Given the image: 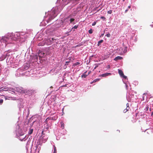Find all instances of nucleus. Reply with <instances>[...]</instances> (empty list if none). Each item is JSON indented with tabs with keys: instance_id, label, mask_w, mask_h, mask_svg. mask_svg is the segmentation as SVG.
Masks as SVG:
<instances>
[{
	"instance_id": "obj_1",
	"label": "nucleus",
	"mask_w": 153,
	"mask_h": 153,
	"mask_svg": "<svg viewBox=\"0 0 153 153\" xmlns=\"http://www.w3.org/2000/svg\"><path fill=\"white\" fill-rule=\"evenodd\" d=\"M18 39L17 35L14 34L12 33H9L6 36H4L1 39V42L4 43L5 46L7 44L12 43L13 41H16Z\"/></svg>"
},
{
	"instance_id": "obj_2",
	"label": "nucleus",
	"mask_w": 153,
	"mask_h": 153,
	"mask_svg": "<svg viewBox=\"0 0 153 153\" xmlns=\"http://www.w3.org/2000/svg\"><path fill=\"white\" fill-rule=\"evenodd\" d=\"M118 73L121 77H122L124 79H126L127 78V76L124 75L123 72L120 69H118Z\"/></svg>"
},
{
	"instance_id": "obj_3",
	"label": "nucleus",
	"mask_w": 153,
	"mask_h": 153,
	"mask_svg": "<svg viewBox=\"0 0 153 153\" xmlns=\"http://www.w3.org/2000/svg\"><path fill=\"white\" fill-rule=\"evenodd\" d=\"M23 91V94H31L32 93V91L31 90L24 89Z\"/></svg>"
},
{
	"instance_id": "obj_4",
	"label": "nucleus",
	"mask_w": 153,
	"mask_h": 153,
	"mask_svg": "<svg viewBox=\"0 0 153 153\" xmlns=\"http://www.w3.org/2000/svg\"><path fill=\"white\" fill-rule=\"evenodd\" d=\"M111 75V73H106L102 74V75H100V76H101L102 77H105L106 76H108Z\"/></svg>"
},
{
	"instance_id": "obj_5",
	"label": "nucleus",
	"mask_w": 153,
	"mask_h": 153,
	"mask_svg": "<svg viewBox=\"0 0 153 153\" xmlns=\"http://www.w3.org/2000/svg\"><path fill=\"white\" fill-rule=\"evenodd\" d=\"M127 107L126 109H125L123 111V112L124 113H125L127 111H128L130 108V107L129 106V104L128 103H127L126 104Z\"/></svg>"
},
{
	"instance_id": "obj_6",
	"label": "nucleus",
	"mask_w": 153,
	"mask_h": 153,
	"mask_svg": "<svg viewBox=\"0 0 153 153\" xmlns=\"http://www.w3.org/2000/svg\"><path fill=\"white\" fill-rule=\"evenodd\" d=\"M123 59V58L122 57L120 56H117L114 59V60L116 61H117L118 60H121Z\"/></svg>"
},
{
	"instance_id": "obj_7",
	"label": "nucleus",
	"mask_w": 153,
	"mask_h": 153,
	"mask_svg": "<svg viewBox=\"0 0 153 153\" xmlns=\"http://www.w3.org/2000/svg\"><path fill=\"white\" fill-rule=\"evenodd\" d=\"M53 120V118L52 117H48L46 118V119L45 120V123L46 124H48V121L49 120Z\"/></svg>"
},
{
	"instance_id": "obj_8",
	"label": "nucleus",
	"mask_w": 153,
	"mask_h": 153,
	"mask_svg": "<svg viewBox=\"0 0 153 153\" xmlns=\"http://www.w3.org/2000/svg\"><path fill=\"white\" fill-rule=\"evenodd\" d=\"M54 40H55V39L53 38H49L48 40V42H50V43L49 44H52Z\"/></svg>"
},
{
	"instance_id": "obj_9",
	"label": "nucleus",
	"mask_w": 153,
	"mask_h": 153,
	"mask_svg": "<svg viewBox=\"0 0 153 153\" xmlns=\"http://www.w3.org/2000/svg\"><path fill=\"white\" fill-rule=\"evenodd\" d=\"M39 57H43L45 56V53L42 52H41L39 53Z\"/></svg>"
},
{
	"instance_id": "obj_10",
	"label": "nucleus",
	"mask_w": 153,
	"mask_h": 153,
	"mask_svg": "<svg viewBox=\"0 0 153 153\" xmlns=\"http://www.w3.org/2000/svg\"><path fill=\"white\" fill-rule=\"evenodd\" d=\"M86 72L87 71H85L82 74V75H81L82 78H86L88 76L87 74H85Z\"/></svg>"
},
{
	"instance_id": "obj_11",
	"label": "nucleus",
	"mask_w": 153,
	"mask_h": 153,
	"mask_svg": "<svg viewBox=\"0 0 153 153\" xmlns=\"http://www.w3.org/2000/svg\"><path fill=\"white\" fill-rule=\"evenodd\" d=\"M100 80V79H95L91 83V84H92L93 83L97 81H99Z\"/></svg>"
},
{
	"instance_id": "obj_12",
	"label": "nucleus",
	"mask_w": 153,
	"mask_h": 153,
	"mask_svg": "<svg viewBox=\"0 0 153 153\" xmlns=\"http://www.w3.org/2000/svg\"><path fill=\"white\" fill-rule=\"evenodd\" d=\"M33 129H30V130H29V131L28 132V134L30 135L33 133Z\"/></svg>"
},
{
	"instance_id": "obj_13",
	"label": "nucleus",
	"mask_w": 153,
	"mask_h": 153,
	"mask_svg": "<svg viewBox=\"0 0 153 153\" xmlns=\"http://www.w3.org/2000/svg\"><path fill=\"white\" fill-rule=\"evenodd\" d=\"M24 89H23L22 88L19 89V90H18V91L21 93L23 94V91H24Z\"/></svg>"
},
{
	"instance_id": "obj_14",
	"label": "nucleus",
	"mask_w": 153,
	"mask_h": 153,
	"mask_svg": "<svg viewBox=\"0 0 153 153\" xmlns=\"http://www.w3.org/2000/svg\"><path fill=\"white\" fill-rule=\"evenodd\" d=\"M61 127L63 129L64 128V123L62 122H61Z\"/></svg>"
},
{
	"instance_id": "obj_15",
	"label": "nucleus",
	"mask_w": 153,
	"mask_h": 153,
	"mask_svg": "<svg viewBox=\"0 0 153 153\" xmlns=\"http://www.w3.org/2000/svg\"><path fill=\"white\" fill-rule=\"evenodd\" d=\"M44 45V43L43 42H40L38 44V45L39 46H43Z\"/></svg>"
},
{
	"instance_id": "obj_16",
	"label": "nucleus",
	"mask_w": 153,
	"mask_h": 153,
	"mask_svg": "<svg viewBox=\"0 0 153 153\" xmlns=\"http://www.w3.org/2000/svg\"><path fill=\"white\" fill-rule=\"evenodd\" d=\"M56 149L55 146H54V151L53 153H56Z\"/></svg>"
},
{
	"instance_id": "obj_17",
	"label": "nucleus",
	"mask_w": 153,
	"mask_h": 153,
	"mask_svg": "<svg viewBox=\"0 0 153 153\" xmlns=\"http://www.w3.org/2000/svg\"><path fill=\"white\" fill-rule=\"evenodd\" d=\"M80 63L79 62H75L74 64V65H79Z\"/></svg>"
},
{
	"instance_id": "obj_18",
	"label": "nucleus",
	"mask_w": 153,
	"mask_h": 153,
	"mask_svg": "<svg viewBox=\"0 0 153 153\" xmlns=\"http://www.w3.org/2000/svg\"><path fill=\"white\" fill-rule=\"evenodd\" d=\"M3 100L1 98H0V104H2L3 102Z\"/></svg>"
},
{
	"instance_id": "obj_19",
	"label": "nucleus",
	"mask_w": 153,
	"mask_h": 153,
	"mask_svg": "<svg viewBox=\"0 0 153 153\" xmlns=\"http://www.w3.org/2000/svg\"><path fill=\"white\" fill-rule=\"evenodd\" d=\"M107 13L108 14H111L112 13V10H110L108 11Z\"/></svg>"
},
{
	"instance_id": "obj_20",
	"label": "nucleus",
	"mask_w": 153,
	"mask_h": 153,
	"mask_svg": "<svg viewBox=\"0 0 153 153\" xmlns=\"http://www.w3.org/2000/svg\"><path fill=\"white\" fill-rule=\"evenodd\" d=\"M74 19L73 18H71L70 19V23H72L74 21Z\"/></svg>"
},
{
	"instance_id": "obj_21",
	"label": "nucleus",
	"mask_w": 153,
	"mask_h": 153,
	"mask_svg": "<svg viewBox=\"0 0 153 153\" xmlns=\"http://www.w3.org/2000/svg\"><path fill=\"white\" fill-rule=\"evenodd\" d=\"M88 32L90 34H91L93 32L91 29H90L88 30Z\"/></svg>"
},
{
	"instance_id": "obj_22",
	"label": "nucleus",
	"mask_w": 153,
	"mask_h": 153,
	"mask_svg": "<svg viewBox=\"0 0 153 153\" xmlns=\"http://www.w3.org/2000/svg\"><path fill=\"white\" fill-rule=\"evenodd\" d=\"M97 23V22H94L92 24V25L94 26Z\"/></svg>"
},
{
	"instance_id": "obj_23",
	"label": "nucleus",
	"mask_w": 153,
	"mask_h": 153,
	"mask_svg": "<svg viewBox=\"0 0 153 153\" xmlns=\"http://www.w3.org/2000/svg\"><path fill=\"white\" fill-rule=\"evenodd\" d=\"M28 67L27 66H27L25 65V66H24V68L25 69H28Z\"/></svg>"
},
{
	"instance_id": "obj_24",
	"label": "nucleus",
	"mask_w": 153,
	"mask_h": 153,
	"mask_svg": "<svg viewBox=\"0 0 153 153\" xmlns=\"http://www.w3.org/2000/svg\"><path fill=\"white\" fill-rule=\"evenodd\" d=\"M103 41V40H102L100 41H99V42H98V44H100V43H102Z\"/></svg>"
},
{
	"instance_id": "obj_25",
	"label": "nucleus",
	"mask_w": 153,
	"mask_h": 153,
	"mask_svg": "<svg viewBox=\"0 0 153 153\" xmlns=\"http://www.w3.org/2000/svg\"><path fill=\"white\" fill-rule=\"evenodd\" d=\"M100 65L99 64H97V65L94 67L93 70L97 68L98 66V65Z\"/></svg>"
},
{
	"instance_id": "obj_26",
	"label": "nucleus",
	"mask_w": 153,
	"mask_h": 153,
	"mask_svg": "<svg viewBox=\"0 0 153 153\" xmlns=\"http://www.w3.org/2000/svg\"><path fill=\"white\" fill-rule=\"evenodd\" d=\"M78 27V26L76 25H75L73 28H74V29H77Z\"/></svg>"
},
{
	"instance_id": "obj_27",
	"label": "nucleus",
	"mask_w": 153,
	"mask_h": 153,
	"mask_svg": "<svg viewBox=\"0 0 153 153\" xmlns=\"http://www.w3.org/2000/svg\"><path fill=\"white\" fill-rule=\"evenodd\" d=\"M53 19V18L52 17H51L49 18V20L51 21V20Z\"/></svg>"
},
{
	"instance_id": "obj_28",
	"label": "nucleus",
	"mask_w": 153,
	"mask_h": 153,
	"mask_svg": "<svg viewBox=\"0 0 153 153\" xmlns=\"http://www.w3.org/2000/svg\"><path fill=\"white\" fill-rule=\"evenodd\" d=\"M111 36V35L109 33H108L107 35V36L108 37H110Z\"/></svg>"
},
{
	"instance_id": "obj_29",
	"label": "nucleus",
	"mask_w": 153,
	"mask_h": 153,
	"mask_svg": "<svg viewBox=\"0 0 153 153\" xmlns=\"http://www.w3.org/2000/svg\"><path fill=\"white\" fill-rule=\"evenodd\" d=\"M100 18L101 19H105V18L104 16L101 17H100Z\"/></svg>"
},
{
	"instance_id": "obj_30",
	"label": "nucleus",
	"mask_w": 153,
	"mask_h": 153,
	"mask_svg": "<svg viewBox=\"0 0 153 153\" xmlns=\"http://www.w3.org/2000/svg\"><path fill=\"white\" fill-rule=\"evenodd\" d=\"M91 73V71H89L88 73V74H87L88 75L89 74H90V73Z\"/></svg>"
},
{
	"instance_id": "obj_31",
	"label": "nucleus",
	"mask_w": 153,
	"mask_h": 153,
	"mask_svg": "<svg viewBox=\"0 0 153 153\" xmlns=\"http://www.w3.org/2000/svg\"><path fill=\"white\" fill-rule=\"evenodd\" d=\"M128 11V10L127 9L126 10H125V13H126Z\"/></svg>"
},
{
	"instance_id": "obj_32",
	"label": "nucleus",
	"mask_w": 153,
	"mask_h": 153,
	"mask_svg": "<svg viewBox=\"0 0 153 153\" xmlns=\"http://www.w3.org/2000/svg\"><path fill=\"white\" fill-rule=\"evenodd\" d=\"M128 8H129H129H130L131 7V6H130H130H128Z\"/></svg>"
},
{
	"instance_id": "obj_33",
	"label": "nucleus",
	"mask_w": 153,
	"mask_h": 153,
	"mask_svg": "<svg viewBox=\"0 0 153 153\" xmlns=\"http://www.w3.org/2000/svg\"><path fill=\"white\" fill-rule=\"evenodd\" d=\"M146 93H144V94H143V95H146Z\"/></svg>"
},
{
	"instance_id": "obj_34",
	"label": "nucleus",
	"mask_w": 153,
	"mask_h": 153,
	"mask_svg": "<svg viewBox=\"0 0 153 153\" xmlns=\"http://www.w3.org/2000/svg\"><path fill=\"white\" fill-rule=\"evenodd\" d=\"M125 0H123V1H124Z\"/></svg>"
},
{
	"instance_id": "obj_35",
	"label": "nucleus",
	"mask_w": 153,
	"mask_h": 153,
	"mask_svg": "<svg viewBox=\"0 0 153 153\" xmlns=\"http://www.w3.org/2000/svg\"><path fill=\"white\" fill-rule=\"evenodd\" d=\"M152 114H153V112L152 113Z\"/></svg>"
}]
</instances>
